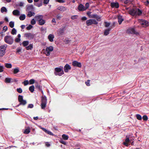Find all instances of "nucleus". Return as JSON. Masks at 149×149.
<instances>
[{
  "label": "nucleus",
  "instance_id": "1",
  "mask_svg": "<svg viewBox=\"0 0 149 149\" xmlns=\"http://www.w3.org/2000/svg\"><path fill=\"white\" fill-rule=\"evenodd\" d=\"M55 72L54 74L55 75L61 76L64 74L63 71V67L60 66V67L56 68L55 69Z\"/></svg>",
  "mask_w": 149,
  "mask_h": 149
},
{
  "label": "nucleus",
  "instance_id": "2",
  "mask_svg": "<svg viewBox=\"0 0 149 149\" xmlns=\"http://www.w3.org/2000/svg\"><path fill=\"white\" fill-rule=\"evenodd\" d=\"M4 41L6 43L11 45L14 42V40L13 38L10 36H6L4 38Z\"/></svg>",
  "mask_w": 149,
  "mask_h": 149
},
{
  "label": "nucleus",
  "instance_id": "3",
  "mask_svg": "<svg viewBox=\"0 0 149 149\" xmlns=\"http://www.w3.org/2000/svg\"><path fill=\"white\" fill-rule=\"evenodd\" d=\"M47 103V97L45 96H42L41 97V108L44 109L46 106Z\"/></svg>",
  "mask_w": 149,
  "mask_h": 149
},
{
  "label": "nucleus",
  "instance_id": "4",
  "mask_svg": "<svg viewBox=\"0 0 149 149\" xmlns=\"http://www.w3.org/2000/svg\"><path fill=\"white\" fill-rule=\"evenodd\" d=\"M7 47L6 45H4L0 46V56H3L4 55Z\"/></svg>",
  "mask_w": 149,
  "mask_h": 149
},
{
  "label": "nucleus",
  "instance_id": "5",
  "mask_svg": "<svg viewBox=\"0 0 149 149\" xmlns=\"http://www.w3.org/2000/svg\"><path fill=\"white\" fill-rule=\"evenodd\" d=\"M18 100L19 102V104L18 105V106L21 105H25L27 103L26 100L23 99V97L22 95H19L18 97Z\"/></svg>",
  "mask_w": 149,
  "mask_h": 149
},
{
  "label": "nucleus",
  "instance_id": "6",
  "mask_svg": "<svg viewBox=\"0 0 149 149\" xmlns=\"http://www.w3.org/2000/svg\"><path fill=\"white\" fill-rule=\"evenodd\" d=\"M86 25L88 26L91 25L92 24L97 25L98 24L97 21L94 19H90L87 20L86 21Z\"/></svg>",
  "mask_w": 149,
  "mask_h": 149
},
{
  "label": "nucleus",
  "instance_id": "7",
  "mask_svg": "<svg viewBox=\"0 0 149 149\" xmlns=\"http://www.w3.org/2000/svg\"><path fill=\"white\" fill-rule=\"evenodd\" d=\"M127 33L128 34H135L137 36L139 35V33L136 31L134 28H129L127 31Z\"/></svg>",
  "mask_w": 149,
  "mask_h": 149
},
{
  "label": "nucleus",
  "instance_id": "8",
  "mask_svg": "<svg viewBox=\"0 0 149 149\" xmlns=\"http://www.w3.org/2000/svg\"><path fill=\"white\" fill-rule=\"evenodd\" d=\"M65 27L64 26L59 29L57 31V35L58 36H61L64 34Z\"/></svg>",
  "mask_w": 149,
  "mask_h": 149
},
{
  "label": "nucleus",
  "instance_id": "9",
  "mask_svg": "<svg viewBox=\"0 0 149 149\" xmlns=\"http://www.w3.org/2000/svg\"><path fill=\"white\" fill-rule=\"evenodd\" d=\"M24 36L29 39H33L35 37V35L31 33H26L24 34Z\"/></svg>",
  "mask_w": 149,
  "mask_h": 149
},
{
  "label": "nucleus",
  "instance_id": "10",
  "mask_svg": "<svg viewBox=\"0 0 149 149\" xmlns=\"http://www.w3.org/2000/svg\"><path fill=\"white\" fill-rule=\"evenodd\" d=\"M139 22L143 27H146L149 25L148 22L146 20H143L142 19H139Z\"/></svg>",
  "mask_w": 149,
  "mask_h": 149
},
{
  "label": "nucleus",
  "instance_id": "11",
  "mask_svg": "<svg viewBox=\"0 0 149 149\" xmlns=\"http://www.w3.org/2000/svg\"><path fill=\"white\" fill-rule=\"evenodd\" d=\"M129 13L132 16H134L137 12L136 8H132L130 10L129 12Z\"/></svg>",
  "mask_w": 149,
  "mask_h": 149
},
{
  "label": "nucleus",
  "instance_id": "12",
  "mask_svg": "<svg viewBox=\"0 0 149 149\" xmlns=\"http://www.w3.org/2000/svg\"><path fill=\"white\" fill-rule=\"evenodd\" d=\"M126 138L125 139V141H124L123 142V144L125 146H128L129 145L128 143L131 142V141H132V140H130L129 138L127 137V136H126Z\"/></svg>",
  "mask_w": 149,
  "mask_h": 149
},
{
  "label": "nucleus",
  "instance_id": "13",
  "mask_svg": "<svg viewBox=\"0 0 149 149\" xmlns=\"http://www.w3.org/2000/svg\"><path fill=\"white\" fill-rule=\"evenodd\" d=\"M72 65L75 66L79 68L81 67V63L77 61H74L72 63Z\"/></svg>",
  "mask_w": 149,
  "mask_h": 149
},
{
  "label": "nucleus",
  "instance_id": "14",
  "mask_svg": "<svg viewBox=\"0 0 149 149\" xmlns=\"http://www.w3.org/2000/svg\"><path fill=\"white\" fill-rule=\"evenodd\" d=\"M43 18V16L42 15H38L35 16L34 18L36 21L39 23L40 20Z\"/></svg>",
  "mask_w": 149,
  "mask_h": 149
},
{
  "label": "nucleus",
  "instance_id": "15",
  "mask_svg": "<svg viewBox=\"0 0 149 149\" xmlns=\"http://www.w3.org/2000/svg\"><path fill=\"white\" fill-rule=\"evenodd\" d=\"M71 69V67L70 65L68 64H66L64 68V70L65 72H67L69 70Z\"/></svg>",
  "mask_w": 149,
  "mask_h": 149
},
{
  "label": "nucleus",
  "instance_id": "16",
  "mask_svg": "<svg viewBox=\"0 0 149 149\" xmlns=\"http://www.w3.org/2000/svg\"><path fill=\"white\" fill-rule=\"evenodd\" d=\"M111 6L112 8H117L119 7V4L118 2H112L111 3Z\"/></svg>",
  "mask_w": 149,
  "mask_h": 149
},
{
  "label": "nucleus",
  "instance_id": "17",
  "mask_svg": "<svg viewBox=\"0 0 149 149\" xmlns=\"http://www.w3.org/2000/svg\"><path fill=\"white\" fill-rule=\"evenodd\" d=\"M78 9L80 11H83L86 10L84 6L82 4H80L78 6Z\"/></svg>",
  "mask_w": 149,
  "mask_h": 149
},
{
  "label": "nucleus",
  "instance_id": "18",
  "mask_svg": "<svg viewBox=\"0 0 149 149\" xmlns=\"http://www.w3.org/2000/svg\"><path fill=\"white\" fill-rule=\"evenodd\" d=\"M57 9L62 12H64L67 10V8L66 7L62 6L58 7Z\"/></svg>",
  "mask_w": 149,
  "mask_h": 149
},
{
  "label": "nucleus",
  "instance_id": "19",
  "mask_svg": "<svg viewBox=\"0 0 149 149\" xmlns=\"http://www.w3.org/2000/svg\"><path fill=\"white\" fill-rule=\"evenodd\" d=\"M13 14L15 16H18L20 15V12L17 10H15L13 12Z\"/></svg>",
  "mask_w": 149,
  "mask_h": 149
},
{
  "label": "nucleus",
  "instance_id": "20",
  "mask_svg": "<svg viewBox=\"0 0 149 149\" xmlns=\"http://www.w3.org/2000/svg\"><path fill=\"white\" fill-rule=\"evenodd\" d=\"M48 38L50 41L52 42L53 41V39L54 38V35L53 34H50L48 36Z\"/></svg>",
  "mask_w": 149,
  "mask_h": 149
},
{
  "label": "nucleus",
  "instance_id": "21",
  "mask_svg": "<svg viewBox=\"0 0 149 149\" xmlns=\"http://www.w3.org/2000/svg\"><path fill=\"white\" fill-rule=\"evenodd\" d=\"M111 30L110 28H108L107 29H105L104 30V34L105 36H107L109 33V31Z\"/></svg>",
  "mask_w": 149,
  "mask_h": 149
},
{
  "label": "nucleus",
  "instance_id": "22",
  "mask_svg": "<svg viewBox=\"0 0 149 149\" xmlns=\"http://www.w3.org/2000/svg\"><path fill=\"white\" fill-rule=\"evenodd\" d=\"M118 22L119 24H121L122 22L123 21L124 19L122 18V17L121 16H119L118 17Z\"/></svg>",
  "mask_w": 149,
  "mask_h": 149
},
{
  "label": "nucleus",
  "instance_id": "23",
  "mask_svg": "<svg viewBox=\"0 0 149 149\" xmlns=\"http://www.w3.org/2000/svg\"><path fill=\"white\" fill-rule=\"evenodd\" d=\"M53 50V48L52 46H50L49 47H47L46 49V51L47 52H52Z\"/></svg>",
  "mask_w": 149,
  "mask_h": 149
},
{
  "label": "nucleus",
  "instance_id": "24",
  "mask_svg": "<svg viewBox=\"0 0 149 149\" xmlns=\"http://www.w3.org/2000/svg\"><path fill=\"white\" fill-rule=\"evenodd\" d=\"M29 43V41H24L22 43V45L24 47H26Z\"/></svg>",
  "mask_w": 149,
  "mask_h": 149
},
{
  "label": "nucleus",
  "instance_id": "25",
  "mask_svg": "<svg viewBox=\"0 0 149 149\" xmlns=\"http://www.w3.org/2000/svg\"><path fill=\"white\" fill-rule=\"evenodd\" d=\"M33 48V44H30L28 46L26 47V49L27 50H32Z\"/></svg>",
  "mask_w": 149,
  "mask_h": 149
},
{
  "label": "nucleus",
  "instance_id": "26",
  "mask_svg": "<svg viewBox=\"0 0 149 149\" xmlns=\"http://www.w3.org/2000/svg\"><path fill=\"white\" fill-rule=\"evenodd\" d=\"M35 14V13L31 11L29 12L27 14V16L29 17H31L32 16H34Z\"/></svg>",
  "mask_w": 149,
  "mask_h": 149
},
{
  "label": "nucleus",
  "instance_id": "27",
  "mask_svg": "<svg viewBox=\"0 0 149 149\" xmlns=\"http://www.w3.org/2000/svg\"><path fill=\"white\" fill-rule=\"evenodd\" d=\"M45 22V21L43 19H42L39 23H38V24L40 25H44Z\"/></svg>",
  "mask_w": 149,
  "mask_h": 149
},
{
  "label": "nucleus",
  "instance_id": "28",
  "mask_svg": "<svg viewBox=\"0 0 149 149\" xmlns=\"http://www.w3.org/2000/svg\"><path fill=\"white\" fill-rule=\"evenodd\" d=\"M5 65V66L8 68H10L12 67V65L11 63H6Z\"/></svg>",
  "mask_w": 149,
  "mask_h": 149
},
{
  "label": "nucleus",
  "instance_id": "29",
  "mask_svg": "<svg viewBox=\"0 0 149 149\" xmlns=\"http://www.w3.org/2000/svg\"><path fill=\"white\" fill-rule=\"evenodd\" d=\"M142 13V11L139 8L137 9L136 14L139 16Z\"/></svg>",
  "mask_w": 149,
  "mask_h": 149
},
{
  "label": "nucleus",
  "instance_id": "30",
  "mask_svg": "<svg viewBox=\"0 0 149 149\" xmlns=\"http://www.w3.org/2000/svg\"><path fill=\"white\" fill-rule=\"evenodd\" d=\"M25 15L24 14H22L19 17V19L21 20H23L25 19Z\"/></svg>",
  "mask_w": 149,
  "mask_h": 149
},
{
  "label": "nucleus",
  "instance_id": "31",
  "mask_svg": "<svg viewBox=\"0 0 149 149\" xmlns=\"http://www.w3.org/2000/svg\"><path fill=\"white\" fill-rule=\"evenodd\" d=\"M30 132V128L29 127L28 128L26 129L24 132V133L25 134H28Z\"/></svg>",
  "mask_w": 149,
  "mask_h": 149
},
{
  "label": "nucleus",
  "instance_id": "32",
  "mask_svg": "<svg viewBox=\"0 0 149 149\" xmlns=\"http://www.w3.org/2000/svg\"><path fill=\"white\" fill-rule=\"evenodd\" d=\"M1 13H3V12H7V10L5 7H3L1 8Z\"/></svg>",
  "mask_w": 149,
  "mask_h": 149
},
{
  "label": "nucleus",
  "instance_id": "33",
  "mask_svg": "<svg viewBox=\"0 0 149 149\" xmlns=\"http://www.w3.org/2000/svg\"><path fill=\"white\" fill-rule=\"evenodd\" d=\"M12 79L9 78H5V82L6 83H10L11 82Z\"/></svg>",
  "mask_w": 149,
  "mask_h": 149
},
{
  "label": "nucleus",
  "instance_id": "34",
  "mask_svg": "<svg viewBox=\"0 0 149 149\" xmlns=\"http://www.w3.org/2000/svg\"><path fill=\"white\" fill-rule=\"evenodd\" d=\"M29 89L31 92L33 93L34 90V86H31L29 87Z\"/></svg>",
  "mask_w": 149,
  "mask_h": 149
},
{
  "label": "nucleus",
  "instance_id": "35",
  "mask_svg": "<svg viewBox=\"0 0 149 149\" xmlns=\"http://www.w3.org/2000/svg\"><path fill=\"white\" fill-rule=\"evenodd\" d=\"M62 137L65 140H67L68 139V136L67 135H66L65 134H63L62 135Z\"/></svg>",
  "mask_w": 149,
  "mask_h": 149
},
{
  "label": "nucleus",
  "instance_id": "36",
  "mask_svg": "<svg viewBox=\"0 0 149 149\" xmlns=\"http://www.w3.org/2000/svg\"><path fill=\"white\" fill-rule=\"evenodd\" d=\"M16 30L15 28H13L11 32V33L13 35H15L16 34Z\"/></svg>",
  "mask_w": 149,
  "mask_h": 149
},
{
  "label": "nucleus",
  "instance_id": "37",
  "mask_svg": "<svg viewBox=\"0 0 149 149\" xmlns=\"http://www.w3.org/2000/svg\"><path fill=\"white\" fill-rule=\"evenodd\" d=\"M35 86L37 88H38L39 90H41V87L40 86V85H39L38 83H36L35 84Z\"/></svg>",
  "mask_w": 149,
  "mask_h": 149
},
{
  "label": "nucleus",
  "instance_id": "38",
  "mask_svg": "<svg viewBox=\"0 0 149 149\" xmlns=\"http://www.w3.org/2000/svg\"><path fill=\"white\" fill-rule=\"evenodd\" d=\"M19 68H15L14 69L13 72L14 74H16V73H17L18 72H19Z\"/></svg>",
  "mask_w": 149,
  "mask_h": 149
},
{
  "label": "nucleus",
  "instance_id": "39",
  "mask_svg": "<svg viewBox=\"0 0 149 149\" xmlns=\"http://www.w3.org/2000/svg\"><path fill=\"white\" fill-rule=\"evenodd\" d=\"M136 117L137 119L139 120H141L142 119L141 116L139 114H137L136 115Z\"/></svg>",
  "mask_w": 149,
  "mask_h": 149
},
{
  "label": "nucleus",
  "instance_id": "40",
  "mask_svg": "<svg viewBox=\"0 0 149 149\" xmlns=\"http://www.w3.org/2000/svg\"><path fill=\"white\" fill-rule=\"evenodd\" d=\"M9 25L11 28H13L14 26V22L12 21H11L10 22Z\"/></svg>",
  "mask_w": 149,
  "mask_h": 149
},
{
  "label": "nucleus",
  "instance_id": "41",
  "mask_svg": "<svg viewBox=\"0 0 149 149\" xmlns=\"http://www.w3.org/2000/svg\"><path fill=\"white\" fill-rule=\"evenodd\" d=\"M42 5V2H41L40 3H34V5L38 7H40Z\"/></svg>",
  "mask_w": 149,
  "mask_h": 149
},
{
  "label": "nucleus",
  "instance_id": "42",
  "mask_svg": "<svg viewBox=\"0 0 149 149\" xmlns=\"http://www.w3.org/2000/svg\"><path fill=\"white\" fill-rule=\"evenodd\" d=\"M36 20H35V18L32 19L31 21V24L32 25L35 24L36 23Z\"/></svg>",
  "mask_w": 149,
  "mask_h": 149
},
{
  "label": "nucleus",
  "instance_id": "43",
  "mask_svg": "<svg viewBox=\"0 0 149 149\" xmlns=\"http://www.w3.org/2000/svg\"><path fill=\"white\" fill-rule=\"evenodd\" d=\"M35 80L33 79H31L29 81V84H34L35 82Z\"/></svg>",
  "mask_w": 149,
  "mask_h": 149
},
{
  "label": "nucleus",
  "instance_id": "44",
  "mask_svg": "<svg viewBox=\"0 0 149 149\" xmlns=\"http://www.w3.org/2000/svg\"><path fill=\"white\" fill-rule=\"evenodd\" d=\"M33 8V5H30L28 6L27 8V9L28 10H32Z\"/></svg>",
  "mask_w": 149,
  "mask_h": 149
},
{
  "label": "nucleus",
  "instance_id": "45",
  "mask_svg": "<svg viewBox=\"0 0 149 149\" xmlns=\"http://www.w3.org/2000/svg\"><path fill=\"white\" fill-rule=\"evenodd\" d=\"M143 119L144 120L146 121L148 119V117L146 115H144L143 116Z\"/></svg>",
  "mask_w": 149,
  "mask_h": 149
},
{
  "label": "nucleus",
  "instance_id": "46",
  "mask_svg": "<svg viewBox=\"0 0 149 149\" xmlns=\"http://www.w3.org/2000/svg\"><path fill=\"white\" fill-rule=\"evenodd\" d=\"M17 92L19 93H22V89L21 88H17Z\"/></svg>",
  "mask_w": 149,
  "mask_h": 149
},
{
  "label": "nucleus",
  "instance_id": "47",
  "mask_svg": "<svg viewBox=\"0 0 149 149\" xmlns=\"http://www.w3.org/2000/svg\"><path fill=\"white\" fill-rule=\"evenodd\" d=\"M98 15H97V14H93L91 15V18H96V17H97Z\"/></svg>",
  "mask_w": 149,
  "mask_h": 149
},
{
  "label": "nucleus",
  "instance_id": "48",
  "mask_svg": "<svg viewBox=\"0 0 149 149\" xmlns=\"http://www.w3.org/2000/svg\"><path fill=\"white\" fill-rule=\"evenodd\" d=\"M33 27V26L31 24H29L28 26H27L26 29L27 30H30Z\"/></svg>",
  "mask_w": 149,
  "mask_h": 149
},
{
  "label": "nucleus",
  "instance_id": "49",
  "mask_svg": "<svg viewBox=\"0 0 149 149\" xmlns=\"http://www.w3.org/2000/svg\"><path fill=\"white\" fill-rule=\"evenodd\" d=\"M105 23V26L107 27L109 26L110 25V23L107 22H104Z\"/></svg>",
  "mask_w": 149,
  "mask_h": 149
},
{
  "label": "nucleus",
  "instance_id": "50",
  "mask_svg": "<svg viewBox=\"0 0 149 149\" xmlns=\"http://www.w3.org/2000/svg\"><path fill=\"white\" fill-rule=\"evenodd\" d=\"M96 19L97 21L100 22L101 21V17L98 15L96 17Z\"/></svg>",
  "mask_w": 149,
  "mask_h": 149
},
{
  "label": "nucleus",
  "instance_id": "51",
  "mask_svg": "<svg viewBox=\"0 0 149 149\" xmlns=\"http://www.w3.org/2000/svg\"><path fill=\"white\" fill-rule=\"evenodd\" d=\"M124 3L125 4H130L131 3V2L129 0H126L124 1Z\"/></svg>",
  "mask_w": 149,
  "mask_h": 149
},
{
  "label": "nucleus",
  "instance_id": "52",
  "mask_svg": "<svg viewBox=\"0 0 149 149\" xmlns=\"http://www.w3.org/2000/svg\"><path fill=\"white\" fill-rule=\"evenodd\" d=\"M78 17V16L76 15H73L71 17V19H75L77 18Z\"/></svg>",
  "mask_w": 149,
  "mask_h": 149
},
{
  "label": "nucleus",
  "instance_id": "53",
  "mask_svg": "<svg viewBox=\"0 0 149 149\" xmlns=\"http://www.w3.org/2000/svg\"><path fill=\"white\" fill-rule=\"evenodd\" d=\"M85 8L86 9V10L88 9L89 7V3H87L85 4Z\"/></svg>",
  "mask_w": 149,
  "mask_h": 149
},
{
  "label": "nucleus",
  "instance_id": "54",
  "mask_svg": "<svg viewBox=\"0 0 149 149\" xmlns=\"http://www.w3.org/2000/svg\"><path fill=\"white\" fill-rule=\"evenodd\" d=\"M24 85L26 86L29 84V82L28 80L24 81L23 82Z\"/></svg>",
  "mask_w": 149,
  "mask_h": 149
},
{
  "label": "nucleus",
  "instance_id": "55",
  "mask_svg": "<svg viewBox=\"0 0 149 149\" xmlns=\"http://www.w3.org/2000/svg\"><path fill=\"white\" fill-rule=\"evenodd\" d=\"M90 80H87V81H86L85 82V84H86V85L87 86H90Z\"/></svg>",
  "mask_w": 149,
  "mask_h": 149
},
{
  "label": "nucleus",
  "instance_id": "56",
  "mask_svg": "<svg viewBox=\"0 0 149 149\" xmlns=\"http://www.w3.org/2000/svg\"><path fill=\"white\" fill-rule=\"evenodd\" d=\"M33 105L32 104H29L28 105L27 107V108H32L33 107Z\"/></svg>",
  "mask_w": 149,
  "mask_h": 149
},
{
  "label": "nucleus",
  "instance_id": "57",
  "mask_svg": "<svg viewBox=\"0 0 149 149\" xmlns=\"http://www.w3.org/2000/svg\"><path fill=\"white\" fill-rule=\"evenodd\" d=\"M60 142L64 145H66V143L65 141H64L63 140H61L60 141Z\"/></svg>",
  "mask_w": 149,
  "mask_h": 149
},
{
  "label": "nucleus",
  "instance_id": "58",
  "mask_svg": "<svg viewBox=\"0 0 149 149\" xmlns=\"http://www.w3.org/2000/svg\"><path fill=\"white\" fill-rule=\"evenodd\" d=\"M3 31H4V32L6 31L8 29V27L7 26H4L3 29Z\"/></svg>",
  "mask_w": 149,
  "mask_h": 149
},
{
  "label": "nucleus",
  "instance_id": "59",
  "mask_svg": "<svg viewBox=\"0 0 149 149\" xmlns=\"http://www.w3.org/2000/svg\"><path fill=\"white\" fill-rule=\"evenodd\" d=\"M49 1V0H44V1H43L44 4H47Z\"/></svg>",
  "mask_w": 149,
  "mask_h": 149
},
{
  "label": "nucleus",
  "instance_id": "60",
  "mask_svg": "<svg viewBox=\"0 0 149 149\" xmlns=\"http://www.w3.org/2000/svg\"><path fill=\"white\" fill-rule=\"evenodd\" d=\"M57 2L60 3H64L65 1L64 0H56Z\"/></svg>",
  "mask_w": 149,
  "mask_h": 149
},
{
  "label": "nucleus",
  "instance_id": "61",
  "mask_svg": "<svg viewBox=\"0 0 149 149\" xmlns=\"http://www.w3.org/2000/svg\"><path fill=\"white\" fill-rule=\"evenodd\" d=\"M47 133V134L51 135H53V134L50 131L47 130L46 132Z\"/></svg>",
  "mask_w": 149,
  "mask_h": 149
},
{
  "label": "nucleus",
  "instance_id": "62",
  "mask_svg": "<svg viewBox=\"0 0 149 149\" xmlns=\"http://www.w3.org/2000/svg\"><path fill=\"white\" fill-rule=\"evenodd\" d=\"M22 51V49L20 48H18L17 49L16 52L17 53H19L21 52Z\"/></svg>",
  "mask_w": 149,
  "mask_h": 149
},
{
  "label": "nucleus",
  "instance_id": "63",
  "mask_svg": "<svg viewBox=\"0 0 149 149\" xmlns=\"http://www.w3.org/2000/svg\"><path fill=\"white\" fill-rule=\"evenodd\" d=\"M20 41V39L18 38H16L15 39V41L16 42H19Z\"/></svg>",
  "mask_w": 149,
  "mask_h": 149
},
{
  "label": "nucleus",
  "instance_id": "64",
  "mask_svg": "<svg viewBox=\"0 0 149 149\" xmlns=\"http://www.w3.org/2000/svg\"><path fill=\"white\" fill-rule=\"evenodd\" d=\"M144 3L146 6H148L149 4V1L148 0H147L146 1L144 2Z\"/></svg>",
  "mask_w": 149,
  "mask_h": 149
}]
</instances>
